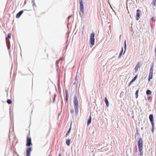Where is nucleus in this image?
<instances>
[{
  "mask_svg": "<svg viewBox=\"0 0 156 156\" xmlns=\"http://www.w3.org/2000/svg\"><path fill=\"white\" fill-rule=\"evenodd\" d=\"M140 66V63L139 62H138L136 66L134 68V69L135 70V72H136L138 70V68Z\"/></svg>",
  "mask_w": 156,
  "mask_h": 156,
  "instance_id": "11",
  "label": "nucleus"
},
{
  "mask_svg": "<svg viewBox=\"0 0 156 156\" xmlns=\"http://www.w3.org/2000/svg\"><path fill=\"white\" fill-rule=\"evenodd\" d=\"M78 83V81H75V82L73 83V84L76 85V87H77V84Z\"/></svg>",
  "mask_w": 156,
  "mask_h": 156,
  "instance_id": "26",
  "label": "nucleus"
},
{
  "mask_svg": "<svg viewBox=\"0 0 156 156\" xmlns=\"http://www.w3.org/2000/svg\"><path fill=\"white\" fill-rule=\"evenodd\" d=\"M123 48L122 47L121 52L119 55V57H118L119 58L122 56V54L123 53Z\"/></svg>",
  "mask_w": 156,
  "mask_h": 156,
  "instance_id": "20",
  "label": "nucleus"
},
{
  "mask_svg": "<svg viewBox=\"0 0 156 156\" xmlns=\"http://www.w3.org/2000/svg\"><path fill=\"white\" fill-rule=\"evenodd\" d=\"M130 31H131V32H132V35H133V33H134V32H133V29H132V27H131V30H130Z\"/></svg>",
  "mask_w": 156,
  "mask_h": 156,
  "instance_id": "32",
  "label": "nucleus"
},
{
  "mask_svg": "<svg viewBox=\"0 0 156 156\" xmlns=\"http://www.w3.org/2000/svg\"><path fill=\"white\" fill-rule=\"evenodd\" d=\"M58 156H61V154H59Z\"/></svg>",
  "mask_w": 156,
  "mask_h": 156,
  "instance_id": "39",
  "label": "nucleus"
},
{
  "mask_svg": "<svg viewBox=\"0 0 156 156\" xmlns=\"http://www.w3.org/2000/svg\"><path fill=\"white\" fill-rule=\"evenodd\" d=\"M55 99V98H54V99H53V101H54V99Z\"/></svg>",
  "mask_w": 156,
  "mask_h": 156,
  "instance_id": "42",
  "label": "nucleus"
},
{
  "mask_svg": "<svg viewBox=\"0 0 156 156\" xmlns=\"http://www.w3.org/2000/svg\"><path fill=\"white\" fill-rule=\"evenodd\" d=\"M11 34L10 33H9L7 36V37L9 39H10L11 38Z\"/></svg>",
  "mask_w": 156,
  "mask_h": 156,
  "instance_id": "23",
  "label": "nucleus"
},
{
  "mask_svg": "<svg viewBox=\"0 0 156 156\" xmlns=\"http://www.w3.org/2000/svg\"><path fill=\"white\" fill-rule=\"evenodd\" d=\"M73 104L74 107L75 112L76 115H77L78 113L79 103L77 98L75 94L74 98Z\"/></svg>",
  "mask_w": 156,
  "mask_h": 156,
  "instance_id": "1",
  "label": "nucleus"
},
{
  "mask_svg": "<svg viewBox=\"0 0 156 156\" xmlns=\"http://www.w3.org/2000/svg\"><path fill=\"white\" fill-rule=\"evenodd\" d=\"M147 100H148V101H149L150 99V97H148L147 98Z\"/></svg>",
  "mask_w": 156,
  "mask_h": 156,
  "instance_id": "37",
  "label": "nucleus"
},
{
  "mask_svg": "<svg viewBox=\"0 0 156 156\" xmlns=\"http://www.w3.org/2000/svg\"><path fill=\"white\" fill-rule=\"evenodd\" d=\"M7 102L9 104H10L12 103V100L10 99H8Z\"/></svg>",
  "mask_w": 156,
  "mask_h": 156,
  "instance_id": "22",
  "label": "nucleus"
},
{
  "mask_svg": "<svg viewBox=\"0 0 156 156\" xmlns=\"http://www.w3.org/2000/svg\"><path fill=\"white\" fill-rule=\"evenodd\" d=\"M32 144L31 142V137H29L28 136H27V137L26 145L27 146L30 147V146L32 145Z\"/></svg>",
  "mask_w": 156,
  "mask_h": 156,
  "instance_id": "6",
  "label": "nucleus"
},
{
  "mask_svg": "<svg viewBox=\"0 0 156 156\" xmlns=\"http://www.w3.org/2000/svg\"><path fill=\"white\" fill-rule=\"evenodd\" d=\"M32 150V147H29L26 150V156H30L31 152Z\"/></svg>",
  "mask_w": 156,
  "mask_h": 156,
  "instance_id": "8",
  "label": "nucleus"
},
{
  "mask_svg": "<svg viewBox=\"0 0 156 156\" xmlns=\"http://www.w3.org/2000/svg\"><path fill=\"white\" fill-rule=\"evenodd\" d=\"M72 16V15H70V16H69L68 17V21L69 22V19Z\"/></svg>",
  "mask_w": 156,
  "mask_h": 156,
  "instance_id": "30",
  "label": "nucleus"
},
{
  "mask_svg": "<svg viewBox=\"0 0 156 156\" xmlns=\"http://www.w3.org/2000/svg\"><path fill=\"white\" fill-rule=\"evenodd\" d=\"M7 45L8 50H9L10 48V42L9 40L8 41V42L7 43Z\"/></svg>",
  "mask_w": 156,
  "mask_h": 156,
  "instance_id": "18",
  "label": "nucleus"
},
{
  "mask_svg": "<svg viewBox=\"0 0 156 156\" xmlns=\"http://www.w3.org/2000/svg\"><path fill=\"white\" fill-rule=\"evenodd\" d=\"M152 125V128L151 129V131L152 133H153L154 132V124H151Z\"/></svg>",
  "mask_w": 156,
  "mask_h": 156,
  "instance_id": "21",
  "label": "nucleus"
},
{
  "mask_svg": "<svg viewBox=\"0 0 156 156\" xmlns=\"http://www.w3.org/2000/svg\"><path fill=\"white\" fill-rule=\"evenodd\" d=\"M59 61H60V60H57L56 61V66H57L58 67H59L58 66V64L59 63Z\"/></svg>",
  "mask_w": 156,
  "mask_h": 156,
  "instance_id": "25",
  "label": "nucleus"
},
{
  "mask_svg": "<svg viewBox=\"0 0 156 156\" xmlns=\"http://www.w3.org/2000/svg\"><path fill=\"white\" fill-rule=\"evenodd\" d=\"M151 94V91L149 90H147L146 91V95L147 96L150 95Z\"/></svg>",
  "mask_w": 156,
  "mask_h": 156,
  "instance_id": "16",
  "label": "nucleus"
},
{
  "mask_svg": "<svg viewBox=\"0 0 156 156\" xmlns=\"http://www.w3.org/2000/svg\"><path fill=\"white\" fill-rule=\"evenodd\" d=\"M80 5V12L79 14L80 16L81 17L83 16L84 13V6L83 0H79Z\"/></svg>",
  "mask_w": 156,
  "mask_h": 156,
  "instance_id": "3",
  "label": "nucleus"
},
{
  "mask_svg": "<svg viewBox=\"0 0 156 156\" xmlns=\"http://www.w3.org/2000/svg\"><path fill=\"white\" fill-rule=\"evenodd\" d=\"M91 119H92V118H91V114H90V115L89 116L88 118V120H87V126H88L91 123Z\"/></svg>",
  "mask_w": 156,
  "mask_h": 156,
  "instance_id": "12",
  "label": "nucleus"
},
{
  "mask_svg": "<svg viewBox=\"0 0 156 156\" xmlns=\"http://www.w3.org/2000/svg\"><path fill=\"white\" fill-rule=\"evenodd\" d=\"M13 156H14V155H13Z\"/></svg>",
  "mask_w": 156,
  "mask_h": 156,
  "instance_id": "43",
  "label": "nucleus"
},
{
  "mask_svg": "<svg viewBox=\"0 0 156 156\" xmlns=\"http://www.w3.org/2000/svg\"><path fill=\"white\" fill-rule=\"evenodd\" d=\"M132 80H133V81H135V80L134 79H132Z\"/></svg>",
  "mask_w": 156,
  "mask_h": 156,
  "instance_id": "41",
  "label": "nucleus"
},
{
  "mask_svg": "<svg viewBox=\"0 0 156 156\" xmlns=\"http://www.w3.org/2000/svg\"><path fill=\"white\" fill-rule=\"evenodd\" d=\"M132 83L130 81L129 83L128 87L129 86L132 84Z\"/></svg>",
  "mask_w": 156,
  "mask_h": 156,
  "instance_id": "33",
  "label": "nucleus"
},
{
  "mask_svg": "<svg viewBox=\"0 0 156 156\" xmlns=\"http://www.w3.org/2000/svg\"><path fill=\"white\" fill-rule=\"evenodd\" d=\"M149 119L151 124L154 123V120L153 115L152 114H150L149 116Z\"/></svg>",
  "mask_w": 156,
  "mask_h": 156,
  "instance_id": "9",
  "label": "nucleus"
},
{
  "mask_svg": "<svg viewBox=\"0 0 156 156\" xmlns=\"http://www.w3.org/2000/svg\"><path fill=\"white\" fill-rule=\"evenodd\" d=\"M69 133H66V137H67L68 136V135H69Z\"/></svg>",
  "mask_w": 156,
  "mask_h": 156,
  "instance_id": "34",
  "label": "nucleus"
},
{
  "mask_svg": "<svg viewBox=\"0 0 156 156\" xmlns=\"http://www.w3.org/2000/svg\"><path fill=\"white\" fill-rule=\"evenodd\" d=\"M139 91V89H137L136 91L135 94L136 96V98H137L138 96V93Z\"/></svg>",
  "mask_w": 156,
  "mask_h": 156,
  "instance_id": "19",
  "label": "nucleus"
},
{
  "mask_svg": "<svg viewBox=\"0 0 156 156\" xmlns=\"http://www.w3.org/2000/svg\"><path fill=\"white\" fill-rule=\"evenodd\" d=\"M124 52L123 54H124L125 53L126 50V40H125L124 41Z\"/></svg>",
  "mask_w": 156,
  "mask_h": 156,
  "instance_id": "17",
  "label": "nucleus"
},
{
  "mask_svg": "<svg viewBox=\"0 0 156 156\" xmlns=\"http://www.w3.org/2000/svg\"><path fill=\"white\" fill-rule=\"evenodd\" d=\"M24 12L23 10H21L19 11L16 15V18H19L21 16L22 14Z\"/></svg>",
  "mask_w": 156,
  "mask_h": 156,
  "instance_id": "10",
  "label": "nucleus"
},
{
  "mask_svg": "<svg viewBox=\"0 0 156 156\" xmlns=\"http://www.w3.org/2000/svg\"><path fill=\"white\" fill-rule=\"evenodd\" d=\"M154 65V62L151 64V67L150 70V73H149V76L148 78V80L150 81L153 78V68Z\"/></svg>",
  "mask_w": 156,
  "mask_h": 156,
  "instance_id": "5",
  "label": "nucleus"
},
{
  "mask_svg": "<svg viewBox=\"0 0 156 156\" xmlns=\"http://www.w3.org/2000/svg\"><path fill=\"white\" fill-rule=\"evenodd\" d=\"M105 101L106 104V106L108 107L109 106V104L108 100L106 97H105Z\"/></svg>",
  "mask_w": 156,
  "mask_h": 156,
  "instance_id": "14",
  "label": "nucleus"
},
{
  "mask_svg": "<svg viewBox=\"0 0 156 156\" xmlns=\"http://www.w3.org/2000/svg\"><path fill=\"white\" fill-rule=\"evenodd\" d=\"M71 129V124L70 128H69L68 130L67 133H69L70 132Z\"/></svg>",
  "mask_w": 156,
  "mask_h": 156,
  "instance_id": "24",
  "label": "nucleus"
},
{
  "mask_svg": "<svg viewBox=\"0 0 156 156\" xmlns=\"http://www.w3.org/2000/svg\"><path fill=\"white\" fill-rule=\"evenodd\" d=\"M137 145L138 151L140 153V155H142L143 153L142 151L143 148V140L142 139L141 137L138 140Z\"/></svg>",
  "mask_w": 156,
  "mask_h": 156,
  "instance_id": "2",
  "label": "nucleus"
},
{
  "mask_svg": "<svg viewBox=\"0 0 156 156\" xmlns=\"http://www.w3.org/2000/svg\"><path fill=\"white\" fill-rule=\"evenodd\" d=\"M94 37L95 34L94 32H92L91 34L90 35V48H92L94 45L95 43Z\"/></svg>",
  "mask_w": 156,
  "mask_h": 156,
  "instance_id": "4",
  "label": "nucleus"
},
{
  "mask_svg": "<svg viewBox=\"0 0 156 156\" xmlns=\"http://www.w3.org/2000/svg\"><path fill=\"white\" fill-rule=\"evenodd\" d=\"M66 103H67L68 102V98H69V95L68 93V91L67 90H66Z\"/></svg>",
  "mask_w": 156,
  "mask_h": 156,
  "instance_id": "13",
  "label": "nucleus"
},
{
  "mask_svg": "<svg viewBox=\"0 0 156 156\" xmlns=\"http://www.w3.org/2000/svg\"><path fill=\"white\" fill-rule=\"evenodd\" d=\"M11 108H9V114H10V116L11 115Z\"/></svg>",
  "mask_w": 156,
  "mask_h": 156,
  "instance_id": "35",
  "label": "nucleus"
},
{
  "mask_svg": "<svg viewBox=\"0 0 156 156\" xmlns=\"http://www.w3.org/2000/svg\"><path fill=\"white\" fill-rule=\"evenodd\" d=\"M70 112L71 114H73L74 113V110L73 108L70 110Z\"/></svg>",
  "mask_w": 156,
  "mask_h": 156,
  "instance_id": "31",
  "label": "nucleus"
},
{
  "mask_svg": "<svg viewBox=\"0 0 156 156\" xmlns=\"http://www.w3.org/2000/svg\"><path fill=\"white\" fill-rule=\"evenodd\" d=\"M32 3L33 4V6H36L34 0H33L32 1Z\"/></svg>",
  "mask_w": 156,
  "mask_h": 156,
  "instance_id": "27",
  "label": "nucleus"
},
{
  "mask_svg": "<svg viewBox=\"0 0 156 156\" xmlns=\"http://www.w3.org/2000/svg\"><path fill=\"white\" fill-rule=\"evenodd\" d=\"M56 94H54V98H55V97H56Z\"/></svg>",
  "mask_w": 156,
  "mask_h": 156,
  "instance_id": "36",
  "label": "nucleus"
},
{
  "mask_svg": "<svg viewBox=\"0 0 156 156\" xmlns=\"http://www.w3.org/2000/svg\"><path fill=\"white\" fill-rule=\"evenodd\" d=\"M154 18L153 17H152L151 18V20H153V21H154Z\"/></svg>",
  "mask_w": 156,
  "mask_h": 156,
  "instance_id": "38",
  "label": "nucleus"
},
{
  "mask_svg": "<svg viewBox=\"0 0 156 156\" xmlns=\"http://www.w3.org/2000/svg\"><path fill=\"white\" fill-rule=\"evenodd\" d=\"M70 139H68L66 140V144L68 146H69L70 144Z\"/></svg>",
  "mask_w": 156,
  "mask_h": 156,
  "instance_id": "15",
  "label": "nucleus"
},
{
  "mask_svg": "<svg viewBox=\"0 0 156 156\" xmlns=\"http://www.w3.org/2000/svg\"><path fill=\"white\" fill-rule=\"evenodd\" d=\"M131 82L133 83L134 81L133 80H132L130 81Z\"/></svg>",
  "mask_w": 156,
  "mask_h": 156,
  "instance_id": "40",
  "label": "nucleus"
},
{
  "mask_svg": "<svg viewBox=\"0 0 156 156\" xmlns=\"http://www.w3.org/2000/svg\"><path fill=\"white\" fill-rule=\"evenodd\" d=\"M75 81H78V77L76 75L75 78Z\"/></svg>",
  "mask_w": 156,
  "mask_h": 156,
  "instance_id": "28",
  "label": "nucleus"
},
{
  "mask_svg": "<svg viewBox=\"0 0 156 156\" xmlns=\"http://www.w3.org/2000/svg\"><path fill=\"white\" fill-rule=\"evenodd\" d=\"M137 76H138V75H136L134 77V78H133V79H134L135 80H136V79H137Z\"/></svg>",
  "mask_w": 156,
  "mask_h": 156,
  "instance_id": "29",
  "label": "nucleus"
},
{
  "mask_svg": "<svg viewBox=\"0 0 156 156\" xmlns=\"http://www.w3.org/2000/svg\"><path fill=\"white\" fill-rule=\"evenodd\" d=\"M141 12V11L139 9H137L136 10V20H138L140 17V14Z\"/></svg>",
  "mask_w": 156,
  "mask_h": 156,
  "instance_id": "7",
  "label": "nucleus"
}]
</instances>
